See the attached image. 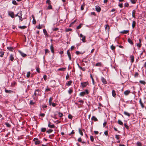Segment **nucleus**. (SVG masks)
Wrapping results in <instances>:
<instances>
[{"label":"nucleus","instance_id":"f257e3e1","mask_svg":"<svg viewBox=\"0 0 146 146\" xmlns=\"http://www.w3.org/2000/svg\"><path fill=\"white\" fill-rule=\"evenodd\" d=\"M33 141L35 142V145H39L40 143V141L37 138H35L33 139Z\"/></svg>","mask_w":146,"mask_h":146},{"label":"nucleus","instance_id":"f03ea898","mask_svg":"<svg viewBox=\"0 0 146 146\" xmlns=\"http://www.w3.org/2000/svg\"><path fill=\"white\" fill-rule=\"evenodd\" d=\"M48 127L51 128H54L55 127V125L53 124H52L51 122L50 121L48 122Z\"/></svg>","mask_w":146,"mask_h":146},{"label":"nucleus","instance_id":"7ed1b4c3","mask_svg":"<svg viewBox=\"0 0 146 146\" xmlns=\"http://www.w3.org/2000/svg\"><path fill=\"white\" fill-rule=\"evenodd\" d=\"M81 84L82 88L86 87L88 84V82H84L81 83Z\"/></svg>","mask_w":146,"mask_h":146},{"label":"nucleus","instance_id":"20e7f679","mask_svg":"<svg viewBox=\"0 0 146 146\" xmlns=\"http://www.w3.org/2000/svg\"><path fill=\"white\" fill-rule=\"evenodd\" d=\"M8 15L12 18L15 17L14 13L12 11H9L8 12Z\"/></svg>","mask_w":146,"mask_h":146},{"label":"nucleus","instance_id":"39448f33","mask_svg":"<svg viewBox=\"0 0 146 146\" xmlns=\"http://www.w3.org/2000/svg\"><path fill=\"white\" fill-rule=\"evenodd\" d=\"M96 9L98 12H100L101 10V8L100 7L98 6H96Z\"/></svg>","mask_w":146,"mask_h":146},{"label":"nucleus","instance_id":"423d86ee","mask_svg":"<svg viewBox=\"0 0 146 146\" xmlns=\"http://www.w3.org/2000/svg\"><path fill=\"white\" fill-rule=\"evenodd\" d=\"M101 80L102 81V82L104 84H107V81L103 77H102L101 78Z\"/></svg>","mask_w":146,"mask_h":146},{"label":"nucleus","instance_id":"0eeeda50","mask_svg":"<svg viewBox=\"0 0 146 146\" xmlns=\"http://www.w3.org/2000/svg\"><path fill=\"white\" fill-rule=\"evenodd\" d=\"M67 53L68 55V56L69 58V60H71V55L70 54V51L69 50H67Z\"/></svg>","mask_w":146,"mask_h":146},{"label":"nucleus","instance_id":"6e6552de","mask_svg":"<svg viewBox=\"0 0 146 146\" xmlns=\"http://www.w3.org/2000/svg\"><path fill=\"white\" fill-rule=\"evenodd\" d=\"M139 103L140 104L141 108H143L144 107V106L143 105V103L141 101V98L139 99Z\"/></svg>","mask_w":146,"mask_h":146},{"label":"nucleus","instance_id":"1a4fd4ad","mask_svg":"<svg viewBox=\"0 0 146 146\" xmlns=\"http://www.w3.org/2000/svg\"><path fill=\"white\" fill-rule=\"evenodd\" d=\"M19 52L20 54L23 57H25L26 56V54L23 53L20 50H19Z\"/></svg>","mask_w":146,"mask_h":146},{"label":"nucleus","instance_id":"9d476101","mask_svg":"<svg viewBox=\"0 0 146 146\" xmlns=\"http://www.w3.org/2000/svg\"><path fill=\"white\" fill-rule=\"evenodd\" d=\"M39 91V89H37L35 90V92L33 95L37 96L39 95V93H37V92H38Z\"/></svg>","mask_w":146,"mask_h":146},{"label":"nucleus","instance_id":"9b49d317","mask_svg":"<svg viewBox=\"0 0 146 146\" xmlns=\"http://www.w3.org/2000/svg\"><path fill=\"white\" fill-rule=\"evenodd\" d=\"M130 93V91L129 90H127L124 92V94L126 96L128 95Z\"/></svg>","mask_w":146,"mask_h":146},{"label":"nucleus","instance_id":"f8f14e48","mask_svg":"<svg viewBox=\"0 0 146 146\" xmlns=\"http://www.w3.org/2000/svg\"><path fill=\"white\" fill-rule=\"evenodd\" d=\"M130 60L131 61V63H133L134 60V56H130Z\"/></svg>","mask_w":146,"mask_h":146},{"label":"nucleus","instance_id":"ddd939ff","mask_svg":"<svg viewBox=\"0 0 146 146\" xmlns=\"http://www.w3.org/2000/svg\"><path fill=\"white\" fill-rule=\"evenodd\" d=\"M50 49L51 52L52 53H54V47H53V45L52 44L50 45Z\"/></svg>","mask_w":146,"mask_h":146},{"label":"nucleus","instance_id":"4468645a","mask_svg":"<svg viewBox=\"0 0 146 146\" xmlns=\"http://www.w3.org/2000/svg\"><path fill=\"white\" fill-rule=\"evenodd\" d=\"M86 92H81L80 94L79 95L80 96H84L86 94Z\"/></svg>","mask_w":146,"mask_h":146},{"label":"nucleus","instance_id":"2eb2a0df","mask_svg":"<svg viewBox=\"0 0 146 146\" xmlns=\"http://www.w3.org/2000/svg\"><path fill=\"white\" fill-rule=\"evenodd\" d=\"M9 59L11 61H13V60L14 59V58L13 57V55L12 54H10V56H9Z\"/></svg>","mask_w":146,"mask_h":146},{"label":"nucleus","instance_id":"dca6fc26","mask_svg":"<svg viewBox=\"0 0 146 146\" xmlns=\"http://www.w3.org/2000/svg\"><path fill=\"white\" fill-rule=\"evenodd\" d=\"M4 52L2 51V50H0V56L2 57L3 56Z\"/></svg>","mask_w":146,"mask_h":146},{"label":"nucleus","instance_id":"f3484780","mask_svg":"<svg viewBox=\"0 0 146 146\" xmlns=\"http://www.w3.org/2000/svg\"><path fill=\"white\" fill-rule=\"evenodd\" d=\"M72 82L71 80H70L67 83H66V84L68 86H69L72 83Z\"/></svg>","mask_w":146,"mask_h":146},{"label":"nucleus","instance_id":"a211bd4d","mask_svg":"<svg viewBox=\"0 0 146 146\" xmlns=\"http://www.w3.org/2000/svg\"><path fill=\"white\" fill-rule=\"evenodd\" d=\"M125 115L129 117L130 116V114L126 111H124L123 113Z\"/></svg>","mask_w":146,"mask_h":146},{"label":"nucleus","instance_id":"6ab92c4d","mask_svg":"<svg viewBox=\"0 0 146 146\" xmlns=\"http://www.w3.org/2000/svg\"><path fill=\"white\" fill-rule=\"evenodd\" d=\"M132 17L135 18V10H133L132 11Z\"/></svg>","mask_w":146,"mask_h":146},{"label":"nucleus","instance_id":"aec40b11","mask_svg":"<svg viewBox=\"0 0 146 146\" xmlns=\"http://www.w3.org/2000/svg\"><path fill=\"white\" fill-rule=\"evenodd\" d=\"M129 30H124L120 32V33L122 34H127L129 32Z\"/></svg>","mask_w":146,"mask_h":146},{"label":"nucleus","instance_id":"412c9836","mask_svg":"<svg viewBox=\"0 0 146 146\" xmlns=\"http://www.w3.org/2000/svg\"><path fill=\"white\" fill-rule=\"evenodd\" d=\"M92 120H94L95 121H98V119L95 116H93L91 118Z\"/></svg>","mask_w":146,"mask_h":146},{"label":"nucleus","instance_id":"4be33fe9","mask_svg":"<svg viewBox=\"0 0 146 146\" xmlns=\"http://www.w3.org/2000/svg\"><path fill=\"white\" fill-rule=\"evenodd\" d=\"M128 42L130 44L132 45L133 44V42L132 40L130 38H129L127 40Z\"/></svg>","mask_w":146,"mask_h":146},{"label":"nucleus","instance_id":"5701e85b","mask_svg":"<svg viewBox=\"0 0 146 146\" xmlns=\"http://www.w3.org/2000/svg\"><path fill=\"white\" fill-rule=\"evenodd\" d=\"M136 22L135 21H133L132 23V27L133 28H134L135 26Z\"/></svg>","mask_w":146,"mask_h":146},{"label":"nucleus","instance_id":"b1692460","mask_svg":"<svg viewBox=\"0 0 146 146\" xmlns=\"http://www.w3.org/2000/svg\"><path fill=\"white\" fill-rule=\"evenodd\" d=\"M112 95L113 96V97H115L116 94L115 91L114 90H112Z\"/></svg>","mask_w":146,"mask_h":146},{"label":"nucleus","instance_id":"393cba45","mask_svg":"<svg viewBox=\"0 0 146 146\" xmlns=\"http://www.w3.org/2000/svg\"><path fill=\"white\" fill-rule=\"evenodd\" d=\"M102 65V63L101 62H98L97 63L96 65L95 66H101Z\"/></svg>","mask_w":146,"mask_h":146},{"label":"nucleus","instance_id":"a878e982","mask_svg":"<svg viewBox=\"0 0 146 146\" xmlns=\"http://www.w3.org/2000/svg\"><path fill=\"white\" fill-rule=\"evenodd\" d=\"M53 99V98H50L49 99V103L50 105H51V104L52 103V100Z\"/></svg>","mask_w":146,"mask_h":146},{"label":"nucleus","instance_id":"bb28decb","mask_svg":"<svg viewBox=\"0 0 146 146\" xmlns=\"http://www.w3.org/2000/svg\"><path fill=\"white\" fill-rule=\"evenodd\" d=\"M20 29H24L27 28V27L26 26H19L18 27Z\"/></svg>","mask_w":146,"mask_h":146},{"label":"nucleus","instance_id":"cd10ccee","mask_svg":"<svg viewBox=\"0 0 146 146\" xmlns=\"http://www.w3.org/2000/svg\"><path fill=\"white\" fill-rule=\"evenodd\" d=\"M5 91L6 93H13V91L10 90H7L6 89L5 90Z\"/></svg>","mask_w":146,"mask_h":146},{"label":"nucleus","instance_id":"c85d7f7f","mask_svg":"<svg viewBox=\"0 0 146 146\" xmlns=\"http://www.w3.org/2000/svg\"><path fill=\"white\" fill-rule=\"evenodd\" d=\"M118 123L121 125H123V122L120 120H118Z\"/></svg>","mask_w":146,"mask_h":146},{"label":"nucleus","instance_id":"c756f323","mask_svg":"<svg viewBox=\"0 0 146 146\" xmlns=\"http://www.w3.org/2000/svg\"><path fill=\"white\" fill-rule=\"evenodd\" d=\"M43 31L45 36H48V35L47 33V32L46 31L45 29H44L43 30Z\"/></svg>","mask_w":146,"mask_h":146},{"label":"nucleus","instance_id":"7c9ffc66","mask_svg":"<svg viewBox=\"0 0 146 146\" xmlns=\"http://www.w3.org/2000/svg\"><path fill=\"white\" fill-rule=\"evenodd\" d=\"M139 82L141 84H143L144 85H145L146 84V82L143 80H140L139 81Z\"/></svg>","mask_w":146,"mask_h":146},{"label":"nucleus","instance_id":"2f4dec72","mask_svg":"<svg viewBox=\"0 0 146 146\" xmlns=\"http://www.w3.org/2000/svg\"><path fill=\"white\" fill-rule=\"evenodd\" d=\"M136 145L137 146H142V143H141L138 141L136 143Z\"/></svg>","mask_w":146,"mask_h":146},{"label":"nucleus","instance_id":"473e14b6","mask_svg":"<svg viewBox=\"0 0 146 146\" xmlns=\"http://www.w3.org/2000/svg\"><path fill=\"white\" fill-rule=\"evenodd\" d=\"M22 12L21 11H20L18 13V14L19 15V17H21L22 15Z\"/></svg>","mask_w":146,"mask_h":146},{"label":"nucleus","instance_id":"72a5a7b5","mask_svg":"<svg viewBox=\"0 0 146 146\" xmlns=\"http://www.w3.org/2000/svg\"><path fill=\"white\" fill-rule=\"evenodd\" d=\"M5 124L6 125V126L8 127H10L11 126V125L9 124V123L8 122L5 123Z\"/></svg>","mask_w":146,"mask_h":146},{"label":"nucleus","instance_id":"f704fd0d","mask_svg":"<svg viewBox=\"0 0 146 146\" xmlns=\"http://www.w3.org/2000/svg\"><path fill=\"white\" fill-rule=\"evenodd\" d=\"M79 130V132L80 134L81 135H83V132L82 131V130L80 129L79 128L78 129Z\"/></svg>","mask_w":146,"mask_h":146},{"label":"nucleus","instance_id":"c9c22d12","mask_svg":"<svg viewBox=\"0 0 146 146\" xmlns=\"http://www.w3.org/2000/svg\"><path fill=\"white\" fill-rule=\"evenodd\" d=\"M53 130L52 129H49V130L47 131H46V133H48V134H49L50 133L52 132L53 131Z\"/></svg>","mask_w":146,"mask_h":146},{"label":"nucleus","instance_id":"e433bc0d","mask_svg":"<svg viewBox=\"0 0 146 146\" xmlns=\"http://www.w3.org/2000/svg\"><path fill=\"white\" fill-rule=\"evenodd\" d=\"M32 97L33 99L35 100H36L38 98V97L35 96L33 95L32 96Z\"/></svg>","mask_w":146,"mask_h":146},{"label":"nucleus","instance_id":"4c0bfd02","mask_svg":"<svg viewBox=\"0 0 146 146\" xmlns=\"http://www.w3.org/2000/svg\"><path fill=\"white\" fill-rule=\"evenodd\" d=\"M7 48L9 50L12 51L13 49V48L12 47L9 46L7 47Z\"/></svg>","mask_w":146,"mask_h":146},{"label":"nucleus","instance_id":"58836bf2","mask_svg":"<svg viewBox=\"0 0 146 146\" xmlns=\"http://www.w3.org/2000/svg\"><path fill=\"white\" fill-rule=\"evenodd\" d=\"M141 45H142L141 43H138L137 44V46L139 48L141 47Z\"/></svg>","mask_w":146,"mask_h":146},{"label":"nucleus","instance_id":"ea45409f","mask_svg":"<svg viewBox=\"0 0 146 146\" xmlns=\"http://www.w3.org/2000/svg\"><path fill=\"white\" fill-rule=\"evenodd\" d=\"M52 9V6L51 4H49L47 7V9Z\"/></svg>","mask_w":146,"mask_h":146},{"label":"nucleus","instance_id":"a19ab883","mask_svg":"<svg viewBox=\"0 0 146 146\" xmlns=\"http://www.w3.org/2000/svg\"><path fill=\"white\" fill-rule=\"evenodd\" d=\"M124 126L127 129H129V127L127 125L126 123H125L124 124Z\"/></svg>","mask_w":146,"mask_h":146},{"label":"nucleus","instance_id":"79ce46f5","mask_svg":"<svg viewBox=\"0 0 146 146\" xmlns=\"http://www.w3.org/2000/svg\"><path fill=\"white\" fill-rule=\"evenodd\" d=\"M130 1L132 3V4H135L136 3V0H130Z\"/></svg>","mask_w":146,"mask_h":146},{"label":"nucleus","instance_id":"37998d69","mask_svg":"<svg viewBox=\"0 0 146 146\" xmlns=\"http://www.w3.org/2000/svg\"><path fill=\"white\" fill-rule=\"evenodd\" d=\"M54 135V134H52L49 135V138L51 139H52L53 138Z\"/></svg>","mask_w":146,"mask_h":146},{"label":"nucleus","instance_id":"c03bdc74","mask_svg":"<svg viewBox=\"0 0 146 146\" xmlns=\"http://www.w3.org/2000/svg\"><path fill=\"white\" fill-rule=\"evenodd\" d=\"M31 74V73L30 72H29L27 73V78H29L30 77Z\"/></svg>","mask_w":146,"mask_h":146},{"label":"nucleus","instance_id":"a18cd8bd","mask_svg":"<svg viewBox=\"0 0 146 146\" xmlns=\"http://www.w3.org/2000/svg\"><path fill=\"white\" fill-rule=\"evenodd\" d=\"M41 130L42 132H44L46 131V129L45 128H42Z\"/></svg>","mask_w":146,"mask_h":146},{"label":"nucleus","instance_id":"49530a36","mask_svg":"<svg viewBox=\"0 0 146 146\" xmlns=\"http://www.w3.org/2000/svg\"><path fill=\"white\" fill-rule=\"evenodd\" d=\"M90 139L91 141L93 142L94 140V139L92 136H90Z\"/></svg>","mask_w":146,"mask_h":146},{"label":"nucleus","instance_id":"de8ad7c7","mask_svg":"<svg viewBox=\"0 0 146 146\" xmlns=\"http://www.w3.org/2000/svg\"><path fill=\"white\" fill-rule=\"evenodd\" d=\"M111 49L113 50L115 49V47L113 45H111L110 47Z\"/></svg>","mask_w":146,"mask_h":146},{"label":"nucleus","instance_id":"09e8293b","mask_svg":"<svg viewBox=\"0 0 146 146\" xmlns=\"http://www.w3.org/2000/svg\"><path fill=\"white\" fill-rule=\"evenodd\" d=\"M46 3L47 4H48V5L51 4V1L50 0H47L46 1Z\"/></svg>","mask_w":146,"mask_h":146},{"label":"nucleus","instance_id":"8fccbe9b","mask_svg":"<svg viewBox=\"0 0 146 146\" xmlns=\"http://www.w3.org/2000/svg\"><path fill=\"white\" fill-rule=\"evenodd\" d=\"M129 6V4L128 3H125L124 4V6L126 7H128Z\"/></svg>","mask_w":146,"mask_h":146},{"label":"nucleus","instance_id":"3c124183","mask_svg":"<svg viewBox=\"0 0 146 146\" xmlns=\"http://www.w3.org/2000/svg\"><path fill=\"white\" fill-rule=\"evenodd\" d=\"M35 104V102H34L32 100H31L30 102V104L31 105H33Z\"/></svg>","mask_w":146,"mask_h":146},{"label":"nucleus","instance_id":"603ef678","mask_svg":"<svg viewBox=\"0 0 146 146\" xmlns=\"http://www.w3.org/2000/svg\"><path fill=\"white\" fill-rule=\"evenodd\" d=\"M82 40L83 42H86V37L84 36L82 38Z\"/></svg>","mask_w":146,"mask_h":146},{"label":"nucleus","instance_id":"864d4df0","mask_svg":"<svg viewBox=\"0 0 146 146\" xmlns=\"http://www.w3.org/2000/svg\"><path fill=\"white\" fill-rule=\"evenodd\" d=\"M82 24H80L77 27V29H80L82 27Z\"/></svg>","mask_w":146,"mask_h":146},{"label":"nucleus","instance_id":"5fc2aeb1","mask_svg":"<svg viewBox=\"0 0 146 146\" xmlns=\"http://www.w3.org/2000/svg\"><path fill=\"white\" fill-rule=\"evenodd\" d=\"M50 52L49 51L48 49H46L45 50V54L46 55L48 53H49Z\"/></svg>","mask_w":146,"mask_h":146},{"label":"nucleus","instance_id":"6e6d98bb","mask_svg":"<svg viewBox=\"0 0 146 146\" xmlns=\"http://www.w3.org/2000/svg\"><path fill=\"white\" fill-rule=\"evenodd\" d=\"M58 114V115L60 117H61L63 116V114L62 113H61L60 112H59Z\"/></svg>","mask_w":146,"mask_h":146},{"label":"nucleus","instance_id":"4d7b16f0","mask_svg":"<svg viewBox=\"0 0 146 146\" xmlns=\"http://www.w3.org/2000/svg\"><path fill=\"white\" fill-rule=\"evenodd\" d=\"M12 3L13 4L17 5V3L16 1L15 0H13L12 1Z\"/></svg>","mask_w":146,"mask_h":146},{"label":"nucleus","instance_id":"13d9d810","mask_svg":"<svg viewBox=\"0 0 146 146\" xmlns=\"http://www.w3.org/2000/svg\"><path fill=\"white\" fill-rule=\"evenodd\" d=\"M65 70V68H60L58 70L60 71H64Z\"/></svg>","mask_w":146,"mask_h":146},{"label":"nucleus","instance_id":"bf43d9fd","mask_svg":"<svg viewBox=\"0 0 146 146\" xmlns=\"http://www.w3.org/2000/svg\"><path fill=\"white\" fill-rule=\"evenodd\" d=\"M104 133L105 134V135L106 136H108V131H106L104 132Z\"/></svg>","mask_w":146,"mask_h":146},{"label":"nucleus","instance_id":"052dcab7","mask_svg":"<svg viewBox=\"0 0 146 146\" xmlns=\"http://www.w3.org/2000/svg\"><path fill=\"white\" fill-rule=\"evenodd\" d=\"M72 30V29L70 28L67 29H66V32H68Z\"/></svg>","mask_w":146,"mask_h":146},{"label":"nucleus","instance_id":"680f3d73","mask_svg":"<svg viewBox=\"0 0 146 146\" xmlns=\"http://www.w3.org/2000/svg\"><path fill=\"white\" fill-rule=\"evenodd\" d=\"M139 74L138 72H136L135 73V74L134 75V77H137L138 76Z\"/></svg>","mask_w":146,"mask_h":146},{"label":"nucleus","instance_id":"e2e57ef3","mask_svg":"<svg viewBox=\"0 0 146 146\" xmlns=\"http://www.w3.org/2000/svg\"><path fill=\"white\" fill-rule=\"evenodd\" d=\"M52 30L54 31H57L58 30V28H56L52 29Z\"/></svg>","mask_w":146,"mask_h":146},{"label":"nucleus","instance_id":"0e129e2a","mask_svg":"<svg viewBox=\"0 0 146 146\" xmlns=\"http://www.w3.org/2000/svg\"><path fill=\"white\" fill-rule=\"evenodd\" d=\"M68 93L70 94L73 92L72 90L70 89L68 91Z\"/></svg>","mask_w":146,"mask_h":146},{"label":"nucleus","instance_id":"69168bd1","mask_svg":"<svg viewBox=\"0 0 146 146\" xmlns=\"http://www.w3.org/2000/svg\"><path fill=\"white\" fill-rule=\"evenodd\" d=\"M33 24H35L36 23V21L35 19H33Z\"/></svg>","mask_w":146,"mask_h":146},{"label":"nucleus","instance_id":"338daca9","mask_svg":"<svg viewBox=\"0 0 146 146\" xmlns=\"http://www.w3.org/2000/svg\"><path fill=\"white\" fill-rule=\"evenodd\" d=\"M119 135H115V137L118 140L119 139Z\"/></svg>","mask_w":146,"mask_h":146},{"label":"nucleus","instance_id":"774afa93","mask_svg":"<svg viewBox=\"0 0 146 146\" xmlns=\"http://www.w3.org/2000/svg\"><path fill=\"white\" fill-rule=\"evenodd\" d=\"M68 117L70 119H72V116L71 115L69 114L68 115Z\"/></svg>","mask_w":146,"mask_h":146}]
</instances>
